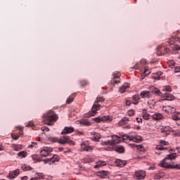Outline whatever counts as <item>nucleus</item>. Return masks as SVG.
<instances>
[{"label": "nucleus", "mask_w": 180, "mask_h": 180, "mask_svg": "<svg viewBox=\"0 0 180 180\" xmlns=\"http://www.w3.org/2000/svg\"><path fill=\"white\" fill-rule=\"evenodd\" d=\"M171 64H172V65H174V61H172Z\"/></svg>", "instance_id": "64"}, {"label": "nucleus", "mask_w": 180, "mask_h": 180, "mask_svg": "<svg viewBox=\"0 0 180 180\" xmlns=\"http://www.w3.org/2000/svg\"><path fill=\"white\" fill-rule=\"evenodd\" d=\"M30 180H37V177L36 176L30 179Z\"/></svg>", "instance_id": "57"}, {"label": "nucleus", "mask_w": 180, "mask_h": 180, "mask_svg": "<svg viewBox=\"0 0 180 180\" xmlns=\"http://www.w3.org/2000/svg\"><path fill=\"white\" fill-rule=\"evenodd\" d=\"M110 151H116L117 153H120V154H123L125 151L124 146H119L115 145V146H112V148H110Z\"/></svg>", "instance_id": "13"}, {"label": "nucleus", "mask_w": 180, "mask_h": 180, "mask_svg": "<svg viewBox=\"0 0 180 180\" xmlns=\"http://www.w3.org/2000/svg\"><path fill=\"white\" fill-rule=\"evenodd\" d=\"M149 92H150L151 94H153V95H158L159 96H161L162 94L157 87L153 86H150Z\"/></svg>", "instance_id": "18"}, {"label": "nucleus", "mask_w": 180, "mask_h": 180, "mask_svg": "<svg viewBox=\"0 0 180 180\" xmlns=\"http://www.w3.org/2000/svg\"><path fill=\"white\" fill-rule=\"evenodd\" d=\"M168 43L169 44H171V45L174 44V43H175V38L174 37L170 38Z\"/></svg>", "instance_id": "44"}, {"label": "nucleus", "mask_w": 180, "mask_h": 180, "mask_svg": "<svg viewBox=\"0 0 180 180\" xmlns=\"http://www.w3.org/2000/svg\"><path fill=\"white\" fill-rule=\"evenodd\" d=\"M18 157H21V158H25L27 157V152L21 151L18 153Z\"/></svg>", "instance_id": "34"}, {"label": "nucleus", "mask_w": 180, "mask_h": 180, "mask_svg": "<svg viewBox=\"0 0 180 180\" xmlns=\"http://www.w3.org/2000/svg\"><path fill=\"white\" fill-rule=\"evenodd\" d=\"M26 127H34V124L33 122L30 121L27 123Z\"/></svg>", "instance_id": "42"}, {"label": "nucleus", "mask_w": 180, "mask_h": 180, "mask_svg": "<svg viewBox=\"0 0 180 180\" xmlns=\"http://www.w3.org/2000/svg\"><path fill=\"white\" fill-rule=\"evenodd\" d=\"M75 131L79 136H84V131H80L78 130H76Z\"/></svg>", "instance_id": "51"}, {"label": "nucleus", "mask_w": 180, "mask_h": 180, "mask_svg": "<svg viewBox=\"0 0 180 180\" xmlns=\"http://www.w3.org/2000/svg\"><path fill=\"white\" fill-rule=\"evenodd\" d=\"M98 175H99V176H101V178H106V176H108V175H109V172L102 170V171L98 172Z\"/></svg>", "instance_id": "28"}, {"label": "nucleus", "mask_w": 180, "mask_h": 180, "mask_svg": "<svg viewBox=\"0 0 180 180\" xmlns=\"http://www.w3.org/2000/svg\"><path fill=\"white\" fill-rule=\"evenodd\" d=\"M155 167L154 166H150L149 168H148V169H155Z\"/></svg>", "instance_id": "58"}, {"label": "nucleus", "mask_w": 180, "mask_h": 180, "mask_svg": "<svg viewBox=\"0 0 180 180\" xmlns=\"http://www.w3.org/2000/svg\"><path fill=\"white\" fill-rule=\"evenodd\" d=\"M172 49H173V50L174 51H179V50H180V47H179V45H174L173 46V47H172Z\"/></svg>", "instance_id": "43"}, {"label": "nucleus", "mask_w": 180, "mask_h": 180, "mask_svg": "<svg viewBox=\"0 0 180 180\" xmlns=\"http://www.w3.org/2000/svg\"><path fill=\"white\" fill-rule=\"evenodd\" d=\"M44 119H45L46 124H48L49 126H51L53 123H55V122H57L58 117L57 116V115H56L54 112L49 111L46 114L44 115Z\"/></svg>", "instance_id": "3"}, {"label": "nucleus", "mask_w": 180, "mask_h": 180, "mask_svg": "<svg viewBox=\"0 0 180 180\" xmlns=\"http://www.w3.org/2000/svg\"><path fill=\"white\" fill-rule=\"evenodd\" d=\"M51 153H53V148L44 147L40 151L41 157H49L51 155Z\"/></svg>", "instance_id": "10"}, {"label": "nucleus", "mask_w": 180, "mask_h": 180, "mask_svg": "<svg viewBox=\"0 0 180 180\" xmlns=\"http://www.w3.org/2000/svg\"><path fill=\"white\" fill-rule=\"evenodd\" d=\"M133 68L134 70H139V63H136Z\"/></svg>", "instance_id": "53"}, {"label": "nucleus", "mask_w": 180, "mask_h": 180, "mask_svg": "<svg viewBox=\"0 0 180 180\" xmlns=\"http://www.w3.org/2000/svg\"><path fill=\"white\" fill-rule=\"evenodd\" d=\"M20 134H22V133H23V131H22V130H20Z\"/></svg>", "instance_id": "62"}, {"label": "nucleus", "mask_w": 180, "mask_h": 180, "mask_svg": "<svg viewBox=\"0 0 180 180\" xmlns=\"http://www.w3.org/2000/svg\"><path fill=\"white\" fill-rule=\"evenodd\" d=\"M151 74V70L145 68L144 71L142 74V77H147V75H150Z\"/></svg>", "instance_id": "32"}, {"label": "nucleus", "mask_w": 180, "mask_h": 180, "mask_svg": "<svg viewBox=\"0 0 180 180\" xmlns=\"http://www.w3.org/2000/svg\"><path fill=\"white\" fill-rule=\"evenodd\" d=\"M135 177L136 179L143 180L146 178V171L139 170L135 172Z\"/></svg>", "instance_id": "14"}, {"label": "nucleus", "mask_w": 180, "mask_h": 180, "mask_svg": "<svg viewBox=\"0 0 180 180\" xmlns=\"http://www.w3.org/2000/svg\"><path fill=\"white\" fill-rule=\"evenodd\" d=\"M131 146L134 148H137L139 151H144V146L143 145H137L136 143H131Z\"/></svg>", "instance_id": "30"}, {"label": "nucleus", "mask_w": 180, "mask_h": 180, "mask_svg": "<svg viewBox=\"0 0 180 180\" xmlns=\"http://www.w3.org/2000/svg\"><path fill=\"white\" fill-rule=\"evenodd\" d=\"M106 165V162L103 160H100L97 162V164L94 166V168H99V167H105Z\"/></svg>", "instance_id": "29"}, {"label": "nucleus", "mask_w": 180, "mask_h": 180, "mask_svg": "<svg viewBox=\"0 0 180 180\" xmlns=\"http://www.w3.org/2000/svg\"><path fill=\"white\" fill-rule=\"evenodd\" d=\"M89 84V82H88V80H81L80 81V85H82V86H85V85H88Z\"/></svg>", "instance_id": "40"}, {"label": "nucleus", "mask_w": 180, "mask_h": 180, "mask_svg": "<svg viewBox=\"0 0 180 180\" xmlns=\"http://www.w3.org/2000/svg\"><path fill=\"white\" fill-rule=\"evenodd\" d=\"M160 96H162L165 101H174L175 98V96L169 93H161Z\"/></svg>", "instance_id": "16"}, {"label": "nucleus", "mask_w": 180, "mask_h": 180, "mask_svg": "<svg viewBox=\"0 0 180 180\" xmlns=\"http://www.w3.org/2000/svg\"><path fill=\"white\" fill-rule=\"evenodd\" d=\"M163 133H165L166 134H169L171 131H175L171 127H165L162 130Z\"/></svg>", "instance_id": "26"}, {"label": "nucleus", "mask_w": 180, "mask_h": 180, "mask_svg": "<svg viewBox=\"0 0 180 180\" xmlns=\"http://www.w3.org/2000/svg\"><path fill=\"white\" fill-rule=\"evenodd\" d=\"M21 179L22 180H28L29 177L27 176H24L21 177Z\"/></svg>", "instance_id": "54"}, {"label": "nucleus", "mask_w": 180, "mask_h": 180, "mask_svg": "<svg viewBox=\"0 0 180 180\" xmlns=\"http://www.w3.org/2000/svg\"><path fill=\"white\" fill-rule=\"evenodd\" d=\"M105 99L103 97H97L96 101L94 102V104L92 106L91 111L89 112L87 117H91V116H95L96 115V111L101 109V105L98 102H104Z\"/></svg>", "instance_id": "4"}, {"label": "nucleus", "mask_w": 180, "mask_h": 180, "mask_svg": "<svg viewBox=\"0 0 180 180\" xmlns=\"http://www.w3.org/2000/svg\"><path fill=\"white\" fill-rule=\"evenodd\" d=\"M141 63H145V64H147V61H146V60H141Z\"/></svg>", "instance_id": "59"}, {"label": "nucleus", "mask_w": 180, "mask_h": 180, "mask_svg": "<svg viewBox=\"0 0 180 180\" xmlns=\"http://www.w3.org/2000/svg\"><path fill=\"white\" fill-rule=\"evenodd\" d=\"M140 96L142 99H149L148 105H155V102L153 99V94L150 91L144 90L140 93Z\"/></svg>", "instance_id": "7"}, {"label": "nucleus", "mask_w": 180, "mask_h": 180, "mask_svg": "<svg viewBox=\"0 0 180 180\" xmlns=\"http://www.w3.org/2000/svg\"><path fill=\"white\" fill-rule=\"evenodd\" d=\"M176 157H178L176 153H170L167 155V157L162 160H161L159 165L162 167V168H168L169 169H180L179 165H174L171 164V162H172V160H175Z\"/></svg>", "instance_id": "1"}, {"label": "nucleus", "mask_w": 180, "mask_h": 180, "mask_svg": "<svg viewBox=\"0 0 180 180\" xmlns=\"http://www.w3.org/2000/svg\"><path fill=\"white\" fill-rule=\"evenodd\" d=\"M166 112H168V113H174L175 112V108L171 106H167V110H165Z\"/></svg>", "instance_id": "35"}, {"label": "nucleus", "mask_w": 180, "mask_h": 180, "mask_svg": "<svg viewBox=\"0 0 180 180\" xmlns=\"http://www.w3.org/2000/svg\"><path fill=\"white\" fill-rule=\"evenodd\" d=\"M96 123H101V122H103L104 123H110L113 119L111 116H103V117H97L94 119Z\"/></svg>", "instance_id": "9"}, {"label": "nucleus", "mask_w": 180, "mask_h": 180, "mask_svg": "<svg viewBox=\"0 0 180 180\" xmlns=\"http://www.w3.org/2000/svg\"><path fill=\"white\" fill-rule=\"evenodd\" d=\"M129 88H130V84L125 83L120 88L119 92H120V94H124L125 91L129 89Z\"/></svg>", "instance_id": "20"}, {"label": "nucleus", "mask_w": 180, "mask_h": 180, "mask_svg": "<svg viewBox=\"0 0 180 180\" xmlns=\"http://www.w3.org/2000/svg\"><path fill=\"white\" fill-rule=\"evenodd\" d=\"M152 117L153 120H161L164 116H162V114L156 112L153 115H152Z\"/></svg>", "instance_id": "24"}, {"label": "nucleus", "mask_w": 180, "mask_h": 180, "mask_svg": "<svg viewBox=\"0 0 180 180\" xmlns=\"http://www.w3.org/2000/svg\"><path fill=\"white\" fill-rule=\"evenodd\" d=\"M142 117L144 120H150L151 115L147 112V110H143L142 112Z\"/></svg>", "instance_id": "25"}, {"label": "nucleus", "mask_w": 180, "mask_h": 180, "mask_svg": "<svg viewBox=\"0 0 180 180\" xmlns=\"http://www.w3.org/2000/svg\"><path fill=\"white\" fill-rule=\"evenodd\" d=\"M41 131H50V129H49L48 127H41Z\"/></svg>", "instance_id": "48"}, {"label": "nucleus", "mask_w": 180, "mask_h": 180, "mask_svg": "<svg viewBox=\"0 0 180 180\" xmlns=\"http://www.w3.org/2000/svg\"><path fill=\"white\" fill-rule=\"evenodd\" d=\"M115 164L116 167H120L121 168H123V167H125L127 162L124 160H122L120 159H117L115 161Z\"/></svg>", "instance_id": "19"}, {"label": "nucleus", "mask_w": 180, "mask_h": 180, "mask_svg": "<svg viewBox=\"0 0 180 180\" xmlns=\"http://www.w3.org/2000/svg\"><path fill=\"white\" fill-rule=\"evenodd\" d=\"M74 127H65L63 130L61 134H68L70 133H72L74 131Z\"/></svg>", "instance_id": "21"}, {"label": "nucleus", "mask_w": 180, "mask_h": 180, "mask_svg": "<svg viewBox=\"0 0 180 180\" xmlns=\"http://www.w3.org/2000/svg\"><path fill=\"white\" fill-rule=\"evenodd\" d=\"M129 122H130V120H129V118H127V117H124L118 122V125L124 126V124H127Z\"/></svg>", "instance_id": "23"}, {"label": "nucleus", "mask_w": 180, "mask_h": 180, "mask_svg": "<svg viewBox=\"0 0 180 180\" xmlns=\"http://www.w3.org/2000/svg\"><path fill=\"white\" fill-rule=\"evenodd\" d=\"M136 121H137L138 123H142L143 122V119L137 117Z\"/></svg>", "instance_id": "52"}, {"label": "nucleus", "mask_w": 180, "mask_h": 180, "mask_svg": "<svg viewBox=\"0 0 180 180\" xmlns=\"http://www.w3.org/2000/svg\"><path fill=\"white\" fill-rule=\"evenodd\" d=\"M81 124H83V126H91V122L87 120H84L81 121Z\"/></svg>", "instance_id": "37"}, {"label": "nucleus", "mask_w": 180, "mask_h": 180, "mask_svg": "<svg viewBox=\"0 0 180 180\" xmlns=\"http://www.w3.org/2000/svg\"><path fill=\"white\" fill-rule=\"evenodd\" d=\"M127 129H130V126L127 125Z\"/></svg>", "instance_id": "63"}, {"label": "nucleus", "mask_w": 180, "mask_h": 180, "mask_svg": "<svg viewBox=\"0 0 180 180\" xmlns=\"http://www.w3.org/2000/svg\"><path fill=\"white\" fill-rule=\"evenodd\" d=\"M174 72L175 74H178L177 75L180 76V67H176L174 68Z\"/></svg>", "instance_id": "41"}, {"label": "nucleus", "mask_w": 180, "mask_h": 180, "mask_svg": "<svg viewBox=\"0 0 180 180\" xmlns=\"http://www.w3.org/2000/svg\"><path fill=\"white\" fill-rule=\"evenodd\" d=\"M11 148L14 151H20V150H22V145L13 143L11 145Z\"/></svg>", "instance_id": "27"}, {"label": "nucleus", "mask_w": 180, "mask_h": 180, "mask_svg": "<svg viewBox=\"0 0 180 180\" xmlns=\"http://www.w3.org/2000/svg\"><path fill=\"white\" fill-rule=\"evenodd\" d=\"M20 172V170L19 169H16L13 172H10L9 175L8 176V179H15L18 175H19V173Z\"/></svg>", "instance_id": "17"}, {"label": "nucleus", "mask_w": 180, "mask_h": 180, "mask_svg": "<svg viewBox=\"0 0 180 180\" xmlns=\"http://www.w3.org/2000/svg\"><path fill=\"white\" fill-rule=\"evenodd\" d=\"M168 46H164V45H160L157 48L156 54L158 56H164V51H167Z\"/></svg>", "instance_id": "15"}, {"label": "nucleus", "mask_w": 180, "mask_h": 180, "mask_svg": "<svg viewBox=\"0 0 180 180\" xmlns=\"http://www.w3.org/2000/svg\"><path fill=\"white\" fill-rule=\"evenodd\" d=\"M121 136V141H124V143H129V141H134V143H140L141 140H143V138L140 136H129L126 134H123Z\"/></svg>", "instance_id": "5"}, {"label": "nucleus", "mask_w": 180, "mask_h": 180, "mask_svg": "<svg viewBox=\"0 0 180 180\" xmlns=\"http://www.w3.org/2000/svg\"><path fill=\"white\" fill-rule=\"evenodd\" d=\"M37 143L36 142H32V144L29 146V147H30V148H33V147H37Z\"/></svg>", "instance_id": "49"}, {"label": "nucleus", "mask_w": 180, "mask_h": 180, "mask_svg": "<svg viewBox=\"0 0 180 180\" xmlns=\"http://www.w3.org/2000/svg\"><path fill=\"white\" fill-rule=\"evenodd\" d=\"M122 142L121 136L112 135L111 140L104 141L101 143L102 146H109V148L115 147L117 144Z\"/></svg>", "instance_id": "2"}, {"label": "nucleus", "mask_w": 180, "mask_h": 180, "mask_svg": "<svg viewBox=\"0 0 180 180\" xmlns=\"http://www.w3.org/2000/svg\"><path fill=\"white\" fill-rule=\"evenodd\" d=\"M172 118L173 119V120H180L179 117L176 115H172Z\"/></svg>", "instance_id": "46"}, {"label": "nucleus", "mask_w": 180, "mask_h": 180, "mask_svg": "<svg viewBox=\"0 0 180 180\" xmlns=\"http://www.w3.org/2000/svg\"><path fill=\"white\" fill-rule=\"evenodd\" d=\"M82 150H84V151H92V150H94V148H92V146L87 145L86 143H85V142H83L82 143Z\"/></svg>", "instance_id": "22"}, {"label": "nucleus", "mask_w": 180, "mask_h": 180, "mask_svg": "<svg viewBox=\"0 0 180 180\" xmlns=\"http://www.w3.org/2000/svg\"><path fill=\"white\" fill-rule=\"evenodd\" d=\"M140 99H141V97H140V96L134 95L133 96L134 105H139V101H140Z\"/></svg>", "instance_id": "31"}, {"label": "nucleus", "mask_w": 180, "mask_h": 180, "mask_svg": "<svg viewBox=\"0 0 180 180\" xmlns=\"http://www.w3.org/2000/svg\"><path fill=\"white\" fill-rule=\"evenodd\" d=\"M60 161V156L58 155H53L52 158H47L43 160L44 164H47L49 162V165H51V164H54V162H58Z\"/></svg>", "instance_id": "11"}, {"label": "nucleus", "mask_w": 180, "mask_h": 180, "mask_svg": "<svg viewBox=\"0 0 180 180\" xmlns=\"http://www.w3.org/2000/svg\"><path fill=\"white\" fill-rule=\"evenodd\" d=\"M156 75H158V77H161V75H162V72L158 71V72L156 73Z\"/></svg>", "instance_id": "55"}, {"label": "nucleus", "mask_w": 180, "mask_h": 180, "mask_svg": "<svg viewBox=\"0 0 180 180\" xmlns=\"http://www.w3.org/2000/svg\"><path fill=\"white\" fill-rule=\"evenodd\" d=\"M176 150H177L178 153H180V147L176 148Z\"/></svg>", "instance_id": "61"}, {"label": "nucleus", "mask_w": 180, "mask_h": 180, "mask_svg": "<svg viewBox=\"0 0 180 180\" xmlns=\"http://www.w3.org/2000/svg\"><path fill=\"white\" fill-rule=\"evenodd\" d=\"M116 84H120V73H119V72H115L112 73L111 85H116Z\"/></svg>", "instance_id": "12"}, {"label": "nucleus", "mask_w": 180, "mask_h": 180, "mask_svg": "<svg viewBox=\"0 0 180 180\" xmlns=\"http://www.w3.org/2000/svg\"><path fill=\"white\" fill-rule=\"evenodd\" d=\"M21 169H22V171H30L33 169V168L27 165H24L21 167Z\"/></svg>", "instance_id": "33"}, {"label": "nucleus", "mask_w": 180, "mask_h": 180, "mask_svg": "<svg viewBox=\"0 0 180 180\" xmlns=\"http://www.w3.org/2000/svg\"><path fill=\"white\" fill-rule=\"evenodd\" d=\"M11 137H12V139H13V140H18V139H19V135L15 134H11Z\"/></svg>", "instance_id": "45"}, {"label": "nucleus", "mask_w": 180, "mask_h": 180, "mask_svg": "<svg viewBox=\"0 0 180 180\" xmlns=\"http://www.w3.org/2000/svg\"><path fill=\"white\" fill-rule=\"evenodd\" d=\"M162 91H164L165 92H167V93L171 92V91H172L171 86H163Z\"/></svg>", "instance_id": "38"}, {"label": "nucleus", "mask_w": 180, "mask_h": 180, "mask_svg": "<svg viewBox=\"0 0 180 180\" xmlns=\"http://www.w3.org/2000/svg\"><path fill=\"white\" fill-rule=\"evenodd\" d=\"M72 101H74V98L72 97V96H70L66 100V103H68V105H70V103H71Z\"/></svg>", "instance_id": "39"}, {"label": "nucleus", "mask_w": 180, "mask_h": 180, "mask_svg": "<svg viewBox=\"0 0 180 180\" xmlns=\"http://www.w3.org/2000/svg\"><path fill=\"white\" fill-rule=\"evenodd\" d=\"M129 116H134V110H131L128 112Z\"/></svg>", "instance_id": "50"}, {"label": "nucleus", "mask_w": 180, "mask_h": 180, "mask_svg": "<svg viewBox=\"0 0 180 180\" xmlns=\"http://www.w3.org/2000/svg\"><path fill=\"white\" fill-rule=\"evenodd\" d=\"M0 151H4V145L0 144Z\"/></svg>", "instance_id": "56"}, {"label": "nucleus", "mask_w": 180, "mask_h": 180, "mask_svg": "<svg viewBox=\"0 0 180 180\" xmlns=\"http://www.w3.org/2000/svg\"><path fill=\"white\" fill-rule=\"evenodd\" d=\"M49 141H51L52 143H59V144H67L68 143H72V141L70 139V136H63V138H60V139L56 138L49 136L48 137Z\"/></svg>", "instance_id": "6"}, {"label": "nucleus", "mask_w": 180, "mask_h": 180, "mask_svg": "<svg viewBox=\"0 0 180 180\" xmlns=\"http://www.w3.org/2000/svg\"><path fill=\"white\" fill-rule=\"evenodd\" d=\"M169 142L162 140L160 142V145H158L156 146V150H160V151H175L174 149H169V148L164 147V146H169Z\"/></svg>", "instance_id": "8"}, {"label": "nucleus", "mask_w": 180, "mask_h": 180, "mask_svg": "<svg viewBox=\"0 0 180 180\" xmlns=\"http://www.w3.org/2000/svg\"><path fill=\"white\" fill-rule=\"evenodd\" d=\"M174 134L176 136V137H180V130H176L173 131Z\"/></svg>", "instance_id": "47"}, {"label": "nucleus", "mask_w": 180, "mask_h": 180, "mask_svg": "<svg viewBox=\"0 0 180 180\" xmlns=\"http://www.w3.org/2000/svg\"><path fill=\"white\" fill-rule=\"evenodd\" d=\"M63 150H64V148H58L59 151H63Z\"/></svg>", "instance_id": "60"}, {"label": "nucleus", "mask_w": 180, "mask_h": 180, "mask_svg": "<svg viewBox=\"0 0 180 180\" xmlns=\"http://www.w3.org/2000/svg\"><path fill=\"white\" fill-rule=\"evenodd\" d=\"M35 177H37V180L44 179V174L43 173H35Z\"/></svg>", "instance_id": "36"}]
</instances>
